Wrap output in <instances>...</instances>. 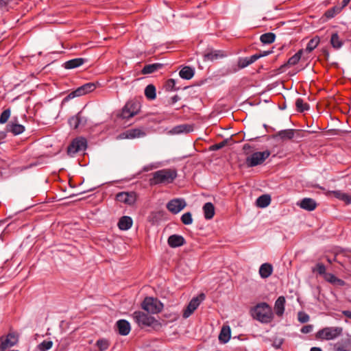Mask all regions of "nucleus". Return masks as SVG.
<instances>
[{
    "instance_id": "38",
    "label": "nucleus",
    "mask_w": 351,
    "mask_h": 351,
    "mask_svg": "<svg viewBox=\"0 0 351 351\" xmlns=\"http://www.w3.org/2000/svg\"><path fill=\"white\" fill-rule=\"evenodd\" d=\"M276 34L272 32L263 34L260 37V40L263 44H271L275 41Z\"/></svg>"
},
{
    "instance_id": "43",
    "label": "nucleus",
    "mask_w": 351,
    "mask_h": 351,
    "mask_svg": "<svg viewBox=\"0 0 351 351\" xmlns=\"http://www.w3.org/2000/svg\"><path fill=\"white\" fill-rule=\"evenodd\" d=\"M95 345L99 351H105L109 348L110 342L106 339H99L97 341Z\"/></svg>"
},
{
    "instance_id": "49",
    "label": "nucleus",
    "mask_w": 351,
    "mask_h": 351,
    "mask_svg": "<svg viewBox=\"0 0 351 351\" xmlns=\"http://www.w3.org/2000/svg\"><path fill=\"white\" fill-rule=\"evenodd\" d=\"M80 95L79 92L77 91V90L76 89V90L72 91L71 93H70L68 95H66L62 99V104H64L66 102L69 101L70 99H73L76 97H80Z\"/></svg>"
},
{
    "instance_id": "25",
    "label": "nucleus",
    "mask_w": 351,
    "mask_h": 351,
    "mask_svg": "<svg viewBox=\"0 0 351 351\" xmlns=\"http://www.w3.org/2000/svg\"><path fill=\"white\" fill-rule=\"evenodd\" d=\"M295 132L294 129L282 130L278 132L274 137H278L282 141L291 140L294 137Z\"/></svg>"
},
{
    "instance_id": "57",
    "label": "nucleus",
    "mask_w": 351,
    "mask_h": 351,
    "mask_svg": "<svg viewBox=\"0 0 351 351\" xmlns=\"http://www.w3.org/2000/svg\"><path fill=\"white\" fill-rule=\"evenodd\" d=\"M271 53V51H265L262 53H258V54L256 53V54H254V56H259V58H260L261 57L266 56L270 54Z\"/></svg>"
},
{
    "instance_id": "42",
    "label": "nucleus",
    "mask_w": 351,
    "mask_h": 351,
    "mask_svg": "<svg viewBox=\"0 0 351 351\" xmlns=\"http://www.w3.org/2000/svg\"><path fill=\"white\" fill-rule=\"evenodd\" d=\"M162 217L161 212H152L147 217V221L152 224L157 223Z\"/></svg>"
},
{
    "instance_id": "21",
    "label": "nucleus",
    "mask_w": 351,
    "mask_h": 351,
    "mask_svg": "<svg viewBox=\"0 0 351 351\" xmlns=\"http://www.w3.org/2000/svg\"><path fill=\"white\" fill-rule=\"evenodd\" d=\"M119 333L121 335L125 336L130 332L131 327L129 322L125 319H120L116 323Z\"/></svg>"
},
{
    "instance_id": "11",
    "label": "nucleus",
    "mask_w": 351,
    "mask_h": 351,
    "mask_svg": "<svg viewBox=\"0 0 351 351\" xmlns=\"http://www.w3.org/2000/svg\"><path fill=\"white\" fill-rule=\"evenodd\" d=\"M186 206V203L184 199L176 198L170 200L167 204V208L173 214H177L184 209Z\"/></svg>"
},
{
    "instance_id": "13",
    "label": "nucleus",
    "mask_w": 351,
    "mask_h": 351,
    "mask_svg": "<svg viewBox=\"0 0 351 351\" xmlns=\"http://www.w3.org/2000/svg\"><path fill=\"white\" fill-rule=\"evenodd\" d=\"M86 122L87 119L85 117L82 116V112H79L77 114L71 117L69 119V124L70 127L74 130L84 127Z\"/></svg>"
},
{
    "instance_id": "28",
    "label": "nucleus",
    "mask_w": 351,
    "mask_h": 351,
    "mask_svg": "<svg viewBox=\"0 0 351 351\" xmlns=\"http://www.w3.org/2000/svg\"><path fill=\"white\" fill-rule=\"evenodd\" d=\"M273 272V266L271 264L265 263L261 265L259 268V274L262 278H267Z\"/></svg>"
},
{
    "instance_id": "46",
    "label": "nucleus",
    "mask_w": 351,
    "mask_h": 351,
    "mask_svg": "<svg viewBox=\"0 0 351 351\" xmlns=\"http://www.w3.org/2000/svg\"><path fill=\"white\" fill-rule=\"evenodd\" d=\"M181 221L184 225H190L193 223L192 215L190 212L184 213L181 216Z\"/></svg>"
},
{
    "instance_id": "45",
    "label": "nucleus",
    "mask_w": 351,
    "mask_h": 351,
    "mask_svg": "<svg viewBox=\"0 0 351 351\" xmlns=\"http://www.w3.org/2000/svg\"><path fill=\"white\" fill-rule=\"evenodd\" d=\"M53 346V341H43L40 343L38 345V349L40 351H47L51 348Z\"/></svg>"
},
{
    "instance_id": "29",
    "label": "nucleus",
    "mask_w": 351,
    "mask_h": 351,
    "mask_svg": "<svg viewBox=\"0 0 351 351\" xmlns=\"http://www.w3.org/2000/svg\"><path fill=\"white\" fill-rule=\"evenodd\" d=\"M25 131V127L19 123H10L6 126L5 132H10L14 135H19L22 134Z\"/></svg>"
},
{
    "instance_id": "3",
    "label": "nucleus",
    "mask_w": 351,
    "mask_h": 351,
    "mask_svg": "<svg viewBox=\"0 0 351 351\" xmlns=\"http://www.w3.org/2000/svg\"><path fill=\"white\" fill-rule=\"evenodd\" d=\"M132 318L138 326L144 328L145 327L151 326L154 330H158L161 328V323L156 319L154 317L150 316L142 311H135L132 314Z\"/></svg>"
},
{
    "instance_id": "33",
    "label": "nucleus",
    "mask_w": 351,
    "mask_h": 351,
    "mask_svg": "<svg viewBox=\"0 0 351 351\" xmlns=\"http://www.w3.org/2000/svg\"><path fill=\"white\" fill-rule=\"evenodd\" d=\"M325 280L335 285H338L340 287H343L346 285V282L344 280L338 278L337 276H335L334 274L328 273L325 276Z\"/></svg>"
},
{
    "instance_id": "62",
    "label": "nucleus",
    "mask_w": 351,
    "mask_h": 351,
    "mask_svg": "<svg viewBox=\"0 0 351 351\" xmlns=\"http://www.w3.org/2000/svg\"><path fill=\"white\" fill-rule=\"evenodd\" d=\"M12 351H19V350H12Z\"/></svg>"
},
{
    "instance_id": "32",
    "label": "nucleus",
    "mask_w": 351,
    "mask_h": 351,
    "mask_svg": "<svg viewBox=\"0 0 351 351\" xmlns=\"http://www.w3.org/2000/svg\"><path fill=\"white\" fill-rule=\"evenodd\" d=\"M204 217L206 219H211L215 215V207L211 202L206 203L203 206Z\"/></svg>"
},
{
    "instance_id": "54",
    "label": "nucleus",
    "mask_w": 351,
    "mask_h": 351,
    "mask_svg": "<svg viewBox=\"0 0 351 351\" xmlns=\"http://www.w3.org/2000/svg\"><path fill=\"white\" fill-rule=\"evenodd\" d=\"M180 99V97L178 95H176L170 98V99L168 101V104L173 105L175 103H176Z\"/></svg>"
},
{
    "instance_id": "58",
    "label": "nucleus",
    "mask_w": 351,
    "mask_h": 351,
    "mask_svg": "<svg viewBox=\"0 0 351 351\" xmlns=\"http://www.w3.org/2000/svg\"><path fill=\"white\" fill-rule=\"evenodd\" d=\"M251 149H252V147L247 143L245 144L243 147V149L246 154H248V151L251 150Z\"/></svg>"
},
{
    "instance_id": "37",
    "label": "nucleus",
    "mask_w": 351,
    "mask_h": 351,
    "mask_svg": "<svg viewBox=\"0 0 351 351\" xmlns=\"http://www.w3.org/2000/svg\"><path fill=\"white\" fill-rule=\"evenodd\" d=\"M332 193L336 198L343 201L346 204H351V195L340 191H334Z\"/></svg>"
},
{
    "instance_id": "6",
    "label": "nucleus",
    "mask_w": 351,
    "mask_h": 351,
    "mask_svg": "<svg viewBox=\"0 0 351 351\" xmlns=\"http://www.w3.org/2000/svg\"><path fill=\"white\" fill-rule=\"evenodd\" d=\"M141 307L149 313L158 314L162 311L163 304L157 298L146 297L141 304Z\"/></svg>"
},
{
    "instance_id": "1",
    "label": "nucleus",
    "mask_w": 351,
    "mask_h": 351,
    "mask_svg": "<svg viewBox=\"0 0 351 351\" xmlns=\"http://www.w3.org/2000/svg\"><path fill=\"white\" fill-rule=\"evenodd\" d=\"M252 317L262 324H269L274 319V313L271 307L266 302L258 303L251 308Z\"/></svg>"
},
{
    "instance_id": "14",
    "label": "nucleus",
    "mask_w": 351,
    "mask_h": 351,
    "mask_svg": "<svg viewBox=\"0 0 351 351\" xmlns=\"http://www.w3.org/2000/svg\"><path fill=\"white\" fill-rule=\"evenodd\" d=\"M303 52H304L303 49H300L293 56L289 58L286 63H285L284 64L281 65L279 67V69H278L279 72L282 73L285 71V69L288 66H294V65L297 64L299 62L300 60L301 59Z\"/></svg>"
},
{
    "instance_id": "61",
    "label": "nucleus",
    "mask_w": 351,
    "mask_h": 351,
    "mask_svg": "<svg viewBox=\"0 0 351 351\" xmlns=\"http://www.w3.org/2000/svg\"><path fill=\"white\" fill-rule=\"evenodd\" d=\"M310 351H322V350L318 347H313L311 348Z\"/></svg>"
},
{
    "instance_id": "22",
    "label": "nucleus",
    "mask_w": 351,
    "mask_h": 351,
    "mask_svg": "<svg viewBox=\"0 0 351 351\" xmlns=\"http://www.w3.org/2000/svg\"><path fill=\"white\" fill-rule=\"evenodd\" d=\"M87 62V59L82 58H74L69 60L64 63V67L66 69H73L82 66Z\"/></svg>"
},
{
    "instance_id": "47",
    "label": "nucleus",
    "mask_w": 351,
    "mask_h": 351,
    "mask_svg": "<svg viewBox=\"0 0 351 351\" xmlns=\"http://www.w3.org/2000/svg\"><path fill=\"white\" fill-rule=\"evenodd\" d=\"M176 80L174 79H169L165 85V88L167 91L176 90L178 88L175 87Z\"/></svg>"
},
{
    "instance_id": "36",
    "label": "nucleus",
    "mask_w": 351,
    "mask_h": 351,
    "mask_svg": "<svg viewBox=\"0 0 351 351\" xmlns=\"http://www.w3.org/2000/svg\"><path fill=\"white\" fill-rule=\"evenodd\" d=\"M145 95L149 100H154L156 97V87L150 84L145 88Z\"/></svg>"
},
{
    "instance_id": "16",
    "label": "nucleus",
    "mask_w": 351,
    "mask_h": 351,
    "mask_svg": "<svg viewBox=\"0 0 351 351\" xmlns=\"http://www.w3.org/2000/svg\"><path fill=\"white\" fill-rule=\"evenodd\" d=\"M226 56L225 51L222 50H210L204 54V60L214 61Z\"/></svg>"
},
{
    "instance_id": "63",
    "label": "nucleus",
    "mask_w": 351,
    "mask_h": 351,
    "mask_svg": "<svg viewBox=\"0 0 351 351\" xmlns=\"http://www.w3.org/2000/svg\"><path fill=\"white\" fill-rule=\"evenodd\" d=\"M0 223H1V222H0Z\"/></svg>"
},
{
    "instance_id": "8",
    "label": "nucleus",
    "mask_w": 351,
    "mask_h": 351,
    "mask_svg": "<svg viewBox=\"0 0 351 351\" xmlns=\"http://www.w3.org/2000/svg\"><path fill=\"white\" fill-rule=\"evenodd\" d=\"M87 147V141L85 138L79 137L73 139L67 147V154L73 156L79 152L85 151Z\"/></svg>"
},
{
    "instance_id": "5",
    "label": "nucleus",
    "mask_w": 351,
    "mask_h": 351,
    "mask_svg": "<svg viewBox=\"0 0 351 351\" xmlns=\"http://www.w3.org/2000/svg\"><path fill=\"white\" fill-rule=\"evenodd\" d=\"M141 102L136 99L128 101L123 108L120 117L123 119H128L137 114L141 110Z\"/></svg>"
},
{
    "instance_id": "9",
    "label": "nucleus",
    "mask_w": 351,
    "mask_h": 351,
    "mask_svg": "<svg viewBox=\"0 0 351 351\" xmlns=\"http://www.w3.org/2000/svg\"><path fill=\"white\" fill-rule=\"evenodd\" d=\"M205 298V294L203 293L193 298L184 310L182 314L183 317L188 318L198 308L202 302L204 300Z\"/></svg>"
},
{
    "instance_id": "7",
    "label": "nucleus",
    "mask_w": 351,
    "mask_h": 351,
    "mask_svg": "<svg viewBox=\"0 0 351 351\" xmlns=\"http://www.w3.org/2000/svg\"><path fill=\"white\" fill-rule=\"evenodd\" d=\"M271 152L269 150L256 152L248 156L245 159V164L247 167H254L263 164L269 158Z\"/></svg>"
},
{
    "instance_id": "40",
    "label": "nucleus",
    "mask_w": 351,
    "mask_h": 351,
    "mask_svg": "<svg viewBox=\"0 0 351 351\" xmlns=\"http://www.w3.org/2000/svg\"><path fill=\"white\" fill-rule=\"evenodd\" d=\"M319 43V38L318 36H315V37L311 38L308 41L307 45H306V47L305 49V51L308 53L311 52L317 47V46L318 45Z\"/></svg>"
},
{
    "instance_id": "18",
    "label": "nucleus",
    "mask_w": 351,
    "mask_h": 351,
    "mask_svg": "<svg viewBox=\"0 0 351 351\" xmlns=\"http://www.w3.org/2000/svg\"><path fill=\"white\" fill-rule=\"evenodd\" d=\"M297 205L301 208L308 211H313L317 207L316 202L313 199L309 197L303 198L297 204Z\"/></svg>"
},
{
    "instance_id": "26",
    "label": "nucleus",
    "mask_w": 351,
    "mask_h": 351,
    "mask_svg": "<svg viewBox=\"0 0 351 351\" xmlns=\"http://www.w3.org/2000/svg\"><path fill=\"white\" fill-rule=\"evenodd\" d=\"M231 330L229 326H223L219 335V341L222 343H226L230 339Z\"/></svg>"
},
{
    "instance_id": "44",
    "label": "nucleus",
    "mask_w": 351,
    "mask_h": 351,
    "mask_svg": "<svg viewBox=\"0 0 351 351\" xmlns=\"http://www.w3.org/2000/svg\"><path fill=\"white\" fill-rule=\"evenodd\" d=\"M341 11V8L339 6H334L328 10L326 11L324 15L328 19H332L337 14L340 13Z\"/></svg>"
},
{
    "instance_id": "31",
    "label": "nucleus",
    "mask_w": 351,
    "mask_h": 351,
    "mask_svg": "<svg viewBox=\"0 0 351 351\" xmlns=\"http://www.w3.org/2000/svg\"><path fill=\"white\" fill-rule=\"evenodd\" d=\"M194 74V69L189 66H184L179 72L180 77L184 80H191Z\"/></svg>"
},
{
    "instance_id": "52",
    "label": "nucleus",
    "mask_w": 351,
    "mask_h": 351,
    "mask_svg": "<svg viewBox=\"0 0 351 351\" xmlns=\"http://www.w3.org/2000/svg\"><path fill=\"white\" fill-rule=\"evenodd\" d=\"M313 325L308 324V325L304 326L301 328L300 331L302 333L307 334V333H310L313 330Z\"/></svg>"
},
{
    "instance_id": "35",
    "label": "nucleus",
    "mask_w": 351,
    "mask_h": 351,
    "mask_svg": "<svg viewBox=\"0 0 351 351\" xmlns=\"http://www.w3.org/2000/svg\"><path fill=\"white\" fill-rule=\"evenodd\" d=\"M271 203V197L269 195L265 194L258 197L256 199V205L259 208H265Z\"/></svg>"
},
{
    "instance_id": "19",
    "label": "nucleus",
    "mask_w": 351,
    "mask_h": 351,
    "mask_svg": "<svg viewBox=\"0 0 351 351\" xmlns=\"http://www.w3.org/2000/svg\"><path fill=\"white\" fill-rule=\"evenodd\" d=\"M167 243L171 247L176 248L183 245L185 244L186 241L182 236L179 234H172L169 237Z\"/></svg>"
},
{
    "instance_id": "4",
    "label": "nucleus",
    "mask_w": 351,
    "mask_h": 351,
    "mask_svg": "<svg viewBox=\"0 0 351 351\" xmlns=\"http://www.w3.org/2000/svg\"><path fill=\"white\" fill-rule=\"evenodd\" d=\"M343 334V328L340 326L325 327L319 330L315 337L322 341L335 340Z\"/></svg>"
},
{
    "instance_id": "17",
    "label": "nucleus",
    "mask_w": 351,
    "mask_h": 351,
    "mask_svg": "<svg viewBox=\"0 0 351 351\" xmlns=\"http://www.w3.org/2000/svg\"><path fill=\"white\" fill-rule=\"evenodd\" d=\"M145 132L140 128H132L126 130L121 134L123 138H135L144 136Z\"/></svg>"
},
{
    "instance_id": "2",
    "label": "nucleus",
    "mask_w": 351,
    "mask_h": 351,
    "mask_svg": "<svg viewBox=\"0 0 351 351\" xmlns=\"http://www.w3.org/2000/svg\"><path fill=\"white\" fill-rule=\"evenodd\" d=\"M177 171L175 169H163L153 173V177L150 179L151 185H167L173 182L177 178Z\"/></svg>"
},
{
    "instance_id": "50",
    "label": "nucleus",
    "mask_w": 351,
    "mask_h": 351,
    "mask_svg": "<svg viewBox=\"0 0 351 351\" xmlns=\"http://www.w3.org/2000/svg\"><path fill=\"white\" fill-rule=\"evenodd\" d=\"M309 315L302 311H300L298 314V319L300 323H306L309 321Z\"/></svg>"
},
{
    "instance_id": "51",
    "label": "nucleus",
    "mask_w": 351,
    "mask_h": 351,
    "mask_svg": "<svg viewBox=\"0 0 351 351\" xmlns=\"http://www.w3.org/2000/svg\"><path fill=\"white\" fill-rule=\"evenodd\" d=\"M313 271H316L318 274H319L320 275H324V276L327 274L326 273V267L322 263H317L316 265V269H314Z\"/></svg>"
},
{
    "instance_id": "41",
    "label": "nucleus",
    "mask_w": 351,
    "mask_h": 351,
    "mask_svg": "<svg viewBox=\"0 0 351 351\" xmlns=\"http://www.w3.org/2000/svg\"><path fill=\"white\" fill-rule=\"evenodd\" d=\"M330 43L335 49H339L343 45V42L340 40L337 33H334L331 36Z\"/></svg>"
},
{
    "instance_id": "27",
    "label": "nucleus",
    "mask_w": 351,
    "mask_h": 351,
    "mask_svg": "<svg viewBox=\"0 0 351 351\" xmlns=\"http://www.w3.org/2000/svg\"><path fill=\"white\" fill-rule=\"evenodd\" d=\"M259 59V56H256L252 55L250 57L241 58L238 60V67L239 69H243L254 63Z\"/></svg>"
},
{
    "instance_id": "12",
    "label": "nucleus",
    "mask_w": 351,
    "mask_h": 351,
    "mask_svg": "<svg viewBox=\"0 0 351 351\" xmlns=\"http://www.w3.org/2000/svg\"><path fill=\"white\" fill-rule=\"evenodd\" d=\"M115 199L117 202L132 205L136 200V195L134 192H120L116 195Z\"/></svg>"
},
{
    "instance_id": "15",
    "label": "nucleus",
    "mask_w": 351,
    "mask_h": 351,
    "mask_svg": "<svg viewBox=\"0 0 351 351\" xmlns=\"http://www.w3.org/2000/svg\"><path fill=\"white\" fill-rule=\"evenodd\" d=\"M333 351H351V338L341 339L333 345Z\"/></svg>"
},
{
    "instance_id": "20",
    "label": "nucleus",
    "mask_w": 351,
    "mask_h": 351,
    "mask_svg": "<svg viewBox=\"0 0 351 351\" xmlns=\"http://www.w3.org/2000/svg\"><path fill=\"white\" fill-rule=\"evenodd\" d=\"M285 303L286 300L284 296H280L276 300L274 304V310L277 316L281 317L284 314Z\"/></svg>"
},
{
    "instance_id": "39",
    "label": "nucleus",
    "mask_w": 351,
    "mask_h": 351,
    "mask_svg": "<svg viewBox=\"0 0 351 351\" xmlns=\"http://www.w3.org/2000/svg\"><path fill=\"white\" fill-rule=\"evenodd\" d=\"M296 110L299 112L307 111L310 108L308 104L305 103L302 98H298L295 101Z\"/></svg>"
},
{
    "instance_id": "59",
    "label": "nucleus",
    "mask_w": 351,
    "mask_h": 351,
    "mask_svg": "<svg viewBox=\"0 0 351 351\" xmlns=\"http://www.w3.org/2000/svg\"><path fill=\"white\" fill-rule=\"evenodd\" d=\"M351 0H343L341 2V5L339 6V8H341V10L344 8L346 6L348 5V3L350 2Z\"/></svg>"
},
{
    "instance_id": "56",
    "label": "nucleus",
    "mask_w": 351,
    "mask_h": 351,
    "mask_svg": "<svg viewBox=\"0 0 351 351\" xmlns=\"http://www.w3.org/2000/svg\"><path fill=\"white\" fill-rule=\"evenodd\" d=\"M7 136V132L0 131V144L5 140Z\"/></svg>"
},
{
    "instance_id": "34",
    "label": "nucleus",
    "mask_w": 351,
    "mask_h": 351,
    "mask_svg": "<svg viewBox=\"0 0 351 351\" xmlns=\"http://www.w3.org/2000/svg\"><path fill=\"white\" fill-rule=\"evenodd\" d=\"M96 88V86L94 83H86L77 88L80 96L86 95L88 93L93 91Z\"/></svg>"
},
{
    "instance_id": "24",
    "label": "nucleus",
    "mask_w": 351,
    "mask_h": 351,
    "mask_svg": "<svg viewBox=\"0 0 351 351\" xmlns=\"http://www.w3.org/2000/svg\"><path fill=\"white\" fill-rule=\"evenodd\" d=\"M193 130V126L189 124H182L177 126L173 127L171 133L173 134H179L182 133H189Z\"/></svg>"
},
{
    "instance_id": "23",
    "label": "nucleus",
    "mask_w": 351,
    "mask_h": 351,
    "mask_svg": "<svg viewBox=\"0 0 351 351\" xmlns=\"http://www.w3.org/2000/svg\"><path fill=\"white\" fill-rule=\"evenodd\" d=\"M133 224L132 219L129 216L121 217L118 222V227L121 230H129Z\"/></svg>"
},
{
    "instance_id": "48",
    "label": "nucleus",
    "mask_w": 351,
    "mask_h": 351,
    "mask_svg": "<svg viewBox=\"0 0 351 351\" xmlns=\"http://www.w3.org/2000/svg\"><path fill=\"white\" fill-rule=\"evenodd\" d=\"M10 110L9 108L4 110L0 115V123L3 124V123H6L8 121V119L10 118Z\"/></svg>"
},
{
    "instance_id": "30",
    "label": "nucleus",
    "mask_w": 351,
    "mask_h": 351,
    "mask_svg": "<svg viewBox=\"0 0 351 351\" xmlns=\"http://www.w3.org/2000/svg\"><path fill=\"white\" fill-rule=\"evenodd\" d=\"M163 64L161 63H154L150 64H146L142 69L141 73L143 75L151 74L156 71L162 69Z\"/></svg>"
},
{
    "instance_id": "10",
    "label": "nucleus",
    "mask_w": 351,
    "mask_h": 351,
    "mask_svg": "<svg viewBox=\"0 0 351 351\" xmlns=\"http://www.w3.org/2000/svg\"><path fill=\"white\" fill-rule=\"evenodd\" d=\"M19 341V336L14 332H9L5 337H0V351H5L7 348H11Z\"/></svg>"
},
{
    "instance_id": "60",
    "label": "nucleus",
    "mask_w": 351,
    "mask_h": 351,
    "mask_svg": "<svg viewBox=\"0 0 351 351\" xmlns=\"http://www.w3.org/2000/svg\"><path fill=\"white\" fill-rule=\"evenodd\" d=\"M343 313L347 317H349V318L351 319V311H345L343 312Z\"/></svg>"
},
{
    "instance_id": "55",
    "label": "nucleus",
    "mask_w": 351,
    "mask_h": 351,
    "mask_svg": "<svg viewBox=\"0 0 351 351\" xmlns=\"http://www.w3.org/2000/svg\"><path fill=\"white\" fill-rule=\"evenodd\" d=\"M283 343V340L282 339H278V340H276L275 341L274 343H273V346L275 347L276 348H280L281 345Z\"/></svg>"
},
{
    "instance_id": "53",
    "label": "nucleus",
    "mask_w": 351,
    "mask_h": 351,
    "mask_svg": "<svg viewBox=\"0 0 351 351\" xmlns=\"http://www.w3.org/2000/svg\"><path fill=\"white\" fill-rule=\"evenodd\" d=\"M227 143V141H223L219 143H217V144H215L213 145L212 147H211V149L212 150H218V149H221L222 147H223Z\"/></svg>"
}]
</instances>
